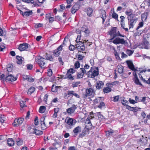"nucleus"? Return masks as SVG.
<instances>
[{
  "label": "nucleus",
  "mask_w": 150,
  "mask_h": 150,
  "mask_svg": "<svg viewBox=\"0 0 150 150\" xmlns=\"http://www.w3.org/2000/svg\"><path fill=\"white\" fill-rule=\"evenodd\" d=\"M7 143L9 146H13L14 144V142L12 138H9L7 141Z\"/></svg>",
  "instance_id": "25"
},
{
  "label": "nucleus",
  "mask_w": 150,
  "mask_h": 150,
  "mask_svg": "<svg viewBox=\"0 0 150 150\" xmlns=\"http://www.w3.org/2000/svg\"><path fill=\"white\" fill-rule=\"evenodd\" d=\"M147 16V13H144L142 15V20L144 21H146Z\"/></svg>",
  "instance_id": "29"
},
{
  "label": "nucleus",
  "mask_w": 150,
  "mask_h": 150,
  "mask_svg": "<svg viewBox=\"0 0 150 150\" xmlns=\"http://www.w3.org/2000/svg\"><path fill=\"white\" fill-rule=\"evenodd\" d=\"M84 38H82V36H81V34L77 36L76 41L77 43L84 42Z\"/></svg>",
  "instance_id": "21"
},
{
  "label": "nucleus",
  "mask_w": 150,
  "mask_h": 150,
  "mask_svg": "<svg viewBox=\"0 0 150 150\" xmlns=\"http://www.w3.org/2000/svg\"><path fill=\"white\" fill-rule=\"evenodd\" d=\"M35 129L36 128H32L31 127H29L28 128L29 130L31 133H35Z\"/></svg>",
  "instance_id": "46"
},
{
  "label": "nucleus",
  "mask_w": 150,
  "mask_h": 150,
  "mask_svg": "<svg viewBox=\"0 0 150 150\" xmlns=\"http://www.w3.org/2000/svg\"><path fill=\"white\" fill-rule=\"evenodd\" d=\"M80 69L81 71L80 72L78 73V77L79 78H82L84 74H86L87 71L86 70H85V69L83 68H81Z\"/></svg>",
  "instance_id": "19"
},
{
  "label": "nucleus",
  "mask_w": 150,
  "mask_h": 150,
  "mask_svg": "<svg viewBox=\"0 0 150 150\" xmlns=\"http://www.w3.org/2000/svg\"><path fill=\"white\" fill-rule=\"evenodd\" d=\"M47 75L49 76H51L52 74V72L51 69H49L47 70Z\"/></svg>",
  "instance_id": "52"
},
{
  "label": "nucleus",
  "mask_w": 150,
  "mask_h": 150,
  "mask_svg": "<svg viewBox=\"0 0 150 150\" xmlns=\"http://www.w3.org/2000/svg\"><path fill=\"white\" fill-rule=\"evenodd\" d=\"M35 90V88L33 87H30L29 90L28 92V93L29 94H31V93H33Z\"/></svg>",
  "instance_id": "37"
},
{
  "label": "nucleus",
  "mask_w": 150,
  "mask_h": 150,
  "mask_svg": "<svg viewBox=\"0 0 150 150\" xmlns=\"http://www.w3.org/2000/svg\"><path fill=\"white\" fill-rule=\"evenodd\" d=\"M80 83V82L79 81L74 82L72 83V87L73 88L76 87Z\"/></svg>",
  "instance_id": "47"
},
{
  "label": "nucleus",
  "mask_w": 150,
  "mask_h": 150,
  "mask_svg": "<svg viewBox=\"0 0 150 150\" xmlns=\"http://www.w3.org/2000/svg\"><path fill=\"white\" fill-rule=\"evenodd\" d=\"M101 97H98L96 98L94 100H93V103L95 104H97L98 103H100L101 102H102V100H101Z\"/></svg>",
  "instance_id": "30"
},
{
  "label": "nucleus",
  "mask_w": 150,
  "mask_h": 150,
  "mask_svg": "<svg viewBox=\"0 0 150 150\" xmlns=\"http://www.w3.org/2000/svg\"><path fill=\"white\" fill-rule=\"evenodd\" d=\"M81 31L83 33V35L82 36V38H86L88 36L90 31L88 27L86 25H83L81 28Z\"/></svg>",
  "instance_id": "6"
},
{
  "label": "nucleus",
  "mask_w": 150,
  "mask_h": 150,
  "mask_svg": "<svg viewBox=\"0 0 150 150\" xmlns=\"http://www.w3.org/2000/svg\"><path fill=\"white\" fill-rule=\"evenodd\" d=\"M26 78H25L28 81L30 82H33L34 81V79L31 77H28V76H26Z\"/></svg>",
  "instance_id": "45"
},
{
  "label": "nucleus",
  "mask_w": 150,
  "mask_h": 150,
  "mask_svg": "<svg viewBox=\"0 0 150 150\" xmlns=\"http://www.w3.org/2000/svg\"><path fill=\"white\" fill-rule=\"evenodd\" d=\"M111 90L110 88L106 87L103 88V91L104 93H108L111 91Z\"/></svg>",
  "instance_id": "32"
},
{
  "label": "nucleus",
  "mask_w": 150,
  "mask_h": 150,
  "mask_svg": "<svg viewBox=\"0 0 150 150\" xmlns=\"http://www.w3.org/2000/svg\"><path fill=\"white\" fill-rule=\"evenodd\" d=\"M76 108V107L74 105H72L71 107L66 110V111L68 114H71L73 113Z\"/></svg>",
  "instance_id": "15"
},
{
  "label": "nucleus",
  "mask_w": 150,
  "mask_h": 150,
  "mask_svg": "<svg viewBox=\"0 0 150 150\" xmlns=\"http://www.w3.org/2000/svg\"><path fill=\"white\" fill-rule=\"evenodd\" d=\"M104 85V83L101 81L97 82L96 84V87L97 89H100L102 88Z\"/></svg>",
  "instance_id": "23"
},
{
  "label": "nucleus",
  "mask_w": 150,
  "mask_h": 150,
  "mask_svg": "<svg viewBox=\"0 0 150 150\" xmlns=\"http://www.w3.org/2000/svg\"><path fill=\"white\" fill-rule=\"evenodd\" d=\"M79 8V6L78 4H75L71 8V12L72 14H74Z\"/></svg>",
  "instance_id": "22"
},
{
  "label": "nucleus",
  "mask_w": 150,
  "mask_h": 150,
  "mask_svg": "<svg viewBox=\"0 0 150 150\" xmlns=\"http://www.w3.org/2000/svg\"><path fill=\"white\" fill-rule=\"evenodd\" d=\"M7 69V71L8 72H11L12 70V66L10 65L9 66V65H8Z\"/></svg>",
  "instance_id": "56"
},
{
  "label": "nucleus",
  "mask_w": 150,
  "mask_h": 150,
  "mask_svg": "<svg viewBox=\"0 0 150 150\" xmlns=\"http://www.w3.org/2000/svg\"><path fill=\"white\" fill-rule=\"evenodd\" d=\"M81 127L80 126H78L76 127L73 130V132L74 134L75 137L77 136L78 134L81 132Z\"/></svg>",
  "instance_id": "17"
},
{
  "label": "nucleus",
  "mask_w": 150,
  "mask_h": 150,
  "mask_svg": "<svg viewBox=\"0 0 150 150\" xmlns=\"http://www.w3.org/2000/svg\"><path fill=\"white\" fill-rule=\"evenodd\" d=\"M53 53L54 56L56 57H58L60 54V52L59 51L56 49L53 51Z\"/></svg>",
  "instance_id": "36"
},
{
  "label": "nucleus",
  "mask_w": 150,
  "mask_h": 150,
  "mask_svg": "<svg viewBox=\"0 0 150 150\" xmlns=\"http://www.w3.org/2000/svg\"><path fill=\"white\" fill-rule=\"evenodd\" d=\"M46 107L44 106H41L39 108V112L41 113H43L46 110Z\"/></svg>",
  "instance_id": "27"
},
{
  "label": "nucleus",
  "mask_w": 150,
  "mask_h": 150,
  "mask_svg": "<svg viewBox=\"0 0 150 150\" xmlns=\"http://www.w3.org/2000/svg\"><path fill=\"white\" fill-rule=\"evenodd\" d=\"M93 12L92 9L90 8H88L87 9V13L89 16H90Z\"/></svg>",
  "instance_id": "33"
},
{
  "label": "nucleus",
  "mask_w": 150,
  "mask_h": 150,
  "mask_svg": "<svg viewBox=\"0 0 150 150\" xmlns=\"http://www.w3.org/2000/svg\"><path fill=\"white\" fill-rule=\"evenodd\" d=\"M132 12V10L131 9L128 10L125 12V14L128 16L127 18L128 21H129L132 18H134V14H133Z\"/></svg>",
  "instance_id": "12"
},
{
  "label": "nucleus",
  "mask_w": 150,
  "mask_h": 150,
  "mask_svg": "<svg viewBox=\"0 0 150 150\" xmlns=\"http://www.w3.org/2000/svg\"><path fill=\"white\" fill-rule=\"evenodd\" d=\"M110 36L113 37L111 39H113L114 38L117 36H120L124 37L125 35H123L120 34L119 31L116 30V27L112 28L110 32Z\"/></svg>",
  "instance_id": "2"
},
{
  "label": "nucleus",
  "mask_w": 150,
  "mask_h": 150,
  "mask_svg": "<svg viewBox=\"0 0 150 150\" xmlns=\"http://www.w3.org/2000/svg\"><path fill=\"white\" fill-rule=\"evenodd\" d=\"M149 42L146 40H144L142 44L143 48L145 49H148L149 46Z\"/></svg>",
  "instance_id": "28"
},
{
  "label": "nucleus",
  "mask_w": 150,
  "mask_h": 150,
  "mask_svg": "<svg viewBox=\"0 0 150 150\" xmlns=\"http://www.w3.org/2000/svg\"><path fill=\"white\" fill-rule=\"evenodd\" d=\"M66 76L67 78L70 80H73L74 79V76H73L71 75V74H66Z\"/></svg>",
  "instance_id": "40"
},
{
  "label": "nucleus",
  "mask_w": 150,
  "mask_h": 150,
  "mask_svg": "<svg viewBox=\"0 0 150 150\" xmlns=\"http://www.w3.org/2000/svg\"><path fill=\"white\" fill-rule=\"evenodd\" d=\"M6 120V117L4 116L1 115L0 117V121L1 123H3Z\"/></svg>",
  "instance_id": "55"
},
{
  "label": "nucleus",
  "mask_w": 150,
  "mask_h": 150,
  "mask_svg": "<svg viewBox=\"0 0 150 150\" xmlns=\"http://www.w3.org/2000/svg\"><path fill=\"white\" fill-rule=\"evenodd\" d=\"M23 2H26L27 3H31L32 4H34V3H37V1H35L34 0H22Z\"/></svg>",
  "instance_id": "35"
},
{
  "label": "nucleus",
  "mask_w": 150,
  "mask_h": 150,
  "mask_svg": "<svg viewBox=\"0 0 150 150\" xmlns=\"http://www.w3.org/2000/svg\"><path fill=\"white\" fill-rule=\"evenodd\" d=\"M84 57V56H82L80 54H77V57L78 58V59L79 60H82L83 59Z\"/></svg>",
  "instance_id": "61"
},
{
  "label": "nucleus",
  "mask_w": 150,
  "mask_h": 150,
  "mask_svg": "<svg viewBox=\"0 0 150 150\" xmlns=\"http://www.w3.org/2000/svg\"><path fill=\"white\" fill-rule=\"evenodd\" d=\"M43 132L42 131H40L37 129H35V134L37 135H41L42 134Z\"/></svg>",
  "instance_id": "39"
},
{
  "label": "nucleus",
  "mask_w": 150,
  "mask_h": 150,
  "mask_svg": "<svg viewBox=\"0 0 150 150\" xmlns=\"http://www.w3.org/2000/svg\"><path fill=\"white\" fill-rule=\"evenodd\" d=\"M94 93V90L92 88H88L86 90V94L84 95V97L86 98L88 96H93Z\"/></svg>",
  "instance_id": "8"
},
{
  "label": "nucleus",
  "mask_w": 150,
  "mask_h": 150,
  "mask_svg": "<svg viewBox=\"0 0 150 150\" xmlns=\"http://www.w3.org/2000/svg\"><path fill=\"white\" fill-rule=\"evenodd\" d=\"M100 103V104L98 106V108L101 109L105 107V104L103 102H101Z\"/></svg>",
  "instance_id": "49"
},
{
  "label": "nucleus",
  "mask_w": 150,
  "mask_h": 150,
  "mask_svg": "<svg viewBox=\"0 0 150 150\" xmlns=\"http://www.w3.org/2000/svg\"><path fill=\"white\" fill-rule=\"evenodd\" d=\"M75 48L79 52L83 51L85 49L84 46V42L77 43L75 45Z\"/></svg>",
  "instance_id": "9"
},
{
  "label": "nucleus",
  "mask_w": 150,
  "mask_h": 150,
  "mask_svg": "<svg viewBox=\"0 0 150 150\" xmlns=\"http://www.w3.org/2000/svg\"><path fill=\"white\" fill-rule=\"evenodd\" d=\"M16 78L14 77L11 74H10L8 75V76H6L5 79V80L6 81H12L16 80Z\"/></svg>",
  "instance_id": "20"
},
{
  "label": "nucleus",
  "mask_w": 150,
  "mask_h": 150,
  "mask_svg": "<svg viewBox=\"0 0 150 150\" xmlns=\"http://www.w3.org/2000/svg\"><path fill=\"white\" fill-rule=\"evenodd\" d=\"M120 18L121 19L120 21L121 22V25L122 27L126 31H127L128 30V29L127 28H125V24L124 23V21L125 17L122 16H121L120 17Z\"/></svg>",
  "instance_id": "18"
},
{
  "label": "nucleus",
  "mask_w": 150,
  "mask_h": 150,
  "mask_svg": "<svg viewBox=\"0 0 150 150\" xmlns=\"http://www.w3.org/2000/svg\"><path fill=\"white\" fill-rule=\"evenodd\" d=\"M100 16L103 20L102 23L103 24L106 18V13L105 11L103 9H100L99 11Z\"/></svg>",
  "instance_id": "13"
},
{
  "label": "nucleus",
  "mask_w": 150,
  "mask_h": 150,
  "mask_svg": "<svg viewBox=\"0 0 150 150\" xmlns=\"http://www.w3.org/2000/svg\"><path fill=\"white\" fill-rule=\"evenodd\" d=\"M33 13L32 11H25L22 14L24 16H28L31 15Z\"/></svg>",
  "instance_id": "26"
},
{
  "label": "nucleus",
  "mask_w": 150,
  "mask_h": 150,
  "mask_svg": "<svg viewBox=\"0 0 150 150\" xmlns=\"http://www.w3.org/2000/svg\"><path fill=\"white\" fill-rule=\"evenodd\" d=\"M121 103L123 105L127 106V104L128 103V102L126 100H123L121 101Z\"/></svg>",
  "instance_id": "54"
},
{
  "label": "nucleus",
  "mask_w": 150,
  "mask_h": 150,
  "mask_svg": "<svg viewBox=\"0 0 150 150\" xmlns=\"http://www.w3.org/2000/svg\"><path fill=\"white\" fill-rule=\"evenodd\" d=\"M119 96H117L114 97V99L113 101L114 102L118 101L119 99Z\"/></svg>",
  "instance_id": "60"
},
{
  "label": "nucleus",
  "mask_w": 150,
  "mask_h": 150,
  "mask_svg": "<svg viewBox=\"0 0 150 150\" xmlns=\"http://www.w3.org/2000/svg\"><path fill=\"white\" fill-rule=\"evenodd\" d=\"M74 96L77 98H79V95L76 93L75 91H68L67 93H64V97L65 99H68V97L70 96Z\"/></svg>",
  "instance_id": "3"
},
{
  "label": "nucleus",
  "mask_w": 150,
  "mask_h": 150,
  "mask_svg": "<svg viewBox=\"0 0 150 150\" xmlns=\"http://www.w3.org/2000/svg\"><path fill=\"white\" fill-rule=\"evenodd\" d=\"M16 58L17 59V63L18 64H21L22 63V57L18 56H16Z\"/></svg>",
  "instance_id": "31"
},
{
  "label": "nucleus",
  "mask_w": 150,
  "mask_h": 150,
  "mask_svg": "<svg viewBox=\"0 0 150 150\" xmlns=\"http://www.w3.org/2000/svg\"><path fill=\"white\" fill-rule=\"evenodd\" d=\"M46 61L47 59L42 57H41L38 59L37 61V62L41 68H44L46 67L45 64Z\"/></svg>",
  "instance_id": "7"
},
{
  "label": "nucleus",
  "mask_w": 150,
  "mask_h": 150,
  "mask_svg": "<svg viewBox=\"0 0 150 150\" xmlns=\"http://www.w3.org/2000/svg\"><path fill=\"white\" fill-rule=\"evenodd\" d=\"M27 69H28L31 70L33 67V66L31 64H28L26 65Z\"/></svg>",
  "instance_id": "62"
},
{
  "label": "nucleus",
  "mask_w": 150,
  "mask_h": 150,
  "mask_svg": "<svg viewBox=\"0 0 150 150\" xmlns=\"http://www.w3.org/2000/svg\"><path fill=\"white\" fill-rule=\"evenodd\" d=\"M65 38H65L64 39V41L63 42V44H62V45H61L60 46H59L58 47V48L57 49H56L58 51H59L60 52V51H62V47L63 46V45L64 43V41H65Z\"/></svg>",
  "instance_id": "43"
},
{
  "label": "nucleus",
  "mask_w": 150,
  "mask_h": 150,
  "mask_svg": "<svg viewBox=\"0 0 150 150\" xmlns=\"http://www.w3.org/2000/svg\"><path fill=\"white\" fill-rule=\"evenodd\" d=\"M25 102L21 100L20 102V106L22 108H23L25 106Z\"/></svg>",
  "instance_id": "51"
},
{
  "label": "nucleus",
  "mask_w": 150,
  "mask_h": 150,
  "mask_svg": "<svg viewBox=\"0 0 150 150\" xmlns=\"http://www.w3.org/2000/svg\"><path fill=\"white\" fill-rule=\"evenodd\" d=\"M143 81L145 83L150 84V77L146 81L145 79H143Z\"/></svg>",
  "instance_id": "63"
},
{
  "label": "nucleus",
  "mask_w": 150,
  "mask_h": 150,
  "mask_svg": "<svg viewBox=\"0 0 150 150\" xmlns=\"http://www.w3.org/2000/svg\"><path fill=\"white\" fill-rule=\"evenodd\" d=\"M113 43L117 45L121 44L122 45H125L127 44V42L126 40L123 38H116L113 41Z\"/></svg>",
  "instance_id": "5"
},
{
  "label": "nucleus",
  "mask_w": 150,
  "mask_h": 150,
  "mask_svg": "<svg viewBox=\"0 0 150 150\" xmlns=\"http://www.w3.org/2000/svg\"><path fill=\"white\" fill-rule=\"evenodd\" d=\"M126 53L128 55H131L133 53V51L129 50H127L126 51Z\"/></svg>",
  "instance_id": "50"
},
{
  "label": "nucleus",
  "mask_w": 150,
  "mask_h": 150,
  "mask_svg": "<svg viewBox=\"0 0 150 150\" xmlns=\"http://www.w3.org/2000/svg\"><path fill=\"white\" fill-rule=\"evenodd\" d=\"M45 117V116H44L43 117H42L41 118L40 121V123L41 124V125L42 124H44L45 123L44 120Z\"/></svg>",
  "instance_id": "53"
},
{
  "label": "nucleus",
  "mask_w": 150,
  "mask_h": 150,
  "mask_svg": "<svg viewBox=\"0 0 150 150\" xmlns=\"http://www.w3.org/2000/svg\"><path fill=\"white\" fill-rule=\"evenodd\" d=\"M126 62L127 63L129 68L132 70L134 71L133 72L134 77H135L136 76L137 77V73H138L137 72L138 71V68H137L136 69H135L134 68V66L132 61H126Z\"/></svg>",
  "instance_id": "4"
},
{
  "label": "nucleus",
  "mask_w": 150,
  "mask_h": 150,
  "mask_svg": "<svg viewBox=\"0 0 150 150\" xmlns=\"http://www.w3.org/2000/svg\"><path fill=\"white\" fill-rule=\"evenodd\" d=\"M75 68H78L80 67V63L78 61L76 62L74 64Z\"/></svg>",
  "instance_id": "58"
},
{
  "label": "nucleus",
  "mask_w": 150,
  "mask_h": 150,
  "mask_svg": "<svg viewBox=\"0 0 150 150\" xmlns=\"http://www.w3.org/2000/svg\"><path fill=\"white\" fill-rule=\"evenodd\" d=\"M118 14L115 12H113L112 14V18L117 20V21H119L118 20Z\"/></svg>",
  "instance_id": "44"
},
{
  "label": "nucleus",
  "mask_w": 150,
  "mask_h": 150,
  "mask_svg": "<svg viewBox=\"0 0 150 150\" xmlns=\"http://www.w3.org/2000/svg\"><path fill=\"white\" fill-rule=\"evenodd\" d=\"M91 122L90 120V119L88 118H87L86 120V124L89 125L88 126L89 127H91L92 126Z\"/></svg>",
  "instance_id": "42"
},
{
  "label": "nucleus",
  "mask_w": 150,
  "mask_h": 150,
  "mask_svg": "<svg viewBox=\"0 0 150 150\" xmlns=\"http://www.w3.org/2000/svg\"><path fill=\"white\" fill-rule=\"evenodd\" d=\"M119 82L117 81H114L112 83H108L107 84V86H110V87H112L111 85L113 86L114 85H115L117 84H118Z\"/></svg>",
  "instance_id": "34"
},
{
  "label": "nucleus",
  "mask_w": 150,
  "mask_h": 150,
  "mask_svg": "<svg viewBox=\"0 0 150 150\" xmlns=\"http://www.w3.org/2000/svg\"><path fill=\"white\" fill-rule=\"evenodd\" d=\"M97 115H98V118L100 120H102L104 118V116L100 113V112H97Z\"/></svg>",
  "instance_id": "38"
},
{
  "label": "nucleus",
  "mask_w": 150,
  "mask_h": 150,
  "mask_svg": "<svg viewBox=\"0 0 150 150\" xmlns=\"http://www.w3.org/2000/svg\"><path fill=\"white\" fill-rule=\"evenodd\" d=\"M137 21V18H134L128 21V24L129 25V29L133 28Z\"/></svg>",
  "instance_id": "10"
},
{
  "label": "nucleus",
  "mask_w": 150,
  "mask_h": 150,
  "mask_svg": "<svg viewBox=\"0 0 150 150\" xmlns=\"http://www.w3.org/2000/svg\"><path fill=\"white\" fill-rule=\"evenodd\" d=\"M86 74L88 77L90 78H93L99 74V71L98 67H91L90 70Z\"/></svg>",
  "instance_id": "1"
},
{
  "label": "nucleus",
  "mask_w": 150,
  "mask_h": 150,
  "mask_svg": "<svg viewBox=\"0 0 150 150\" xmlns=\"http://www.w3.org/2000/svg\"><path fill=\"white\" fill-rule=\"evenodd\" d=\"M133 79L134 82L136 84L139 86H143L142 84L139 81L137 77L136 76L135 77H134Z\"/></svg>",
  "instance_id": "24"
},
{
  "label": "nucleus",
  "mask_w": 150,
  "mask_h": 150,
  "mask_svg": "<svg viewBox=\"0 0 150 150\" xmlns=\"http://www.w3.org/2000/svg\"><path fill=\"white\" fill-rule=\"evenodd\" d=\"M65 122L68 125L70 126H74L76 122V121L75 119L70 118L67 119H66Z\"/></svg>",
  "instance_id": "11"
},
{
  "label": "nucleus",
  "mask_w": 150,
  "mask_h": 150,
  "mask_svg": "<svg viewBox=\"0 0 150 150\" xmlns=\"http://www.w3.org/2000/svg\"><path fill=\"white\" fill-rule=\"evenodd\" d=\"M28 48V44L27 43H23L20 44L18 49L20 51H24Z\"/></svg>",
  "instance_id": "16"
},
{
  "label": "nucleus",
  "mask_w": 150,
  "mask_h": 150,
  "mask_svg": "<svg viewBox=\"0 0 150 150\" xmlns=\"http://www.w3.org/2000/svg\"><path fill=\"white\" fill-rule=\"evenodd\" d=\"M84 44H85V45L89 46L92 44L91 42L87 41L88 40H86V39H84Z\"/></svg>",
  "instance_id": "57"
},
{
  "label": "nucleus",
  "mask_w": 150,
  "mask_h": 150,
  "mask_svg": "<svg viewBox=\"0 0 150 150\" xmlns=\"http://www.w3.org/2000/svg\"><path fill=\"white\" fill-rule=\"evenodd\" d=\"M68 150H76V148L74 146H69L68 147Z\"/></svg>",
  "instance_id": "64"
},
{
  "label": "nucleus",
  "mask_w": 150,
  "mask_h": 150,
  "mask_svg": "<svg viewBox=\"0 0 150 150\" xmlns=\"http://www.w3.org/2000/svg\"><path fill=\"white\" fill-rule=\"evenodd\" d=\"M114 54L117 59H120V57L119 56V54L115 50H114Z\"/></svg>",
  "instance_id": "59"
},
{
  "label": "nucleus",
  "mask_w": 150,
  "mask_h": 150,
  "mask_svg": "<svg viewBox=\"0 0 150 150\" xmlns=\"http://www.w3.org/2000/svg\"><path fill=\"white\" fill-rule=\"evenodd\" d=\"M118 72L120 73H122L123 72V67L121 66H119L117 67Z\"/></svg>",
  "instance_id": "41"
},
{
  "label": "nucleus",
  "mask_w": 150,
  "mask_h": 150,
  "mask_svg": "<svg viewBox=\"0 0 150 150\" xmlns=\"http://www.w3.org/2000/svg\"><path fill=\"white\" fill-rule=\"evenodd\" d=\"M58 88L57 86H52V88H51V91L53 92H57V91Z\"/></svg>",
  "instance_id": "48"
},
{
  "label": "nucleus",
  "mask_w": 150,
  "mask_h": 150,
  "mask_svg": "<svg viewBox=\"0 0 150 150\" xmlns=\"http://www.w3.org/2000/svg\"><path fill=\"white\" fill-rule=\"evenodd\" d=\"M23 120L24 119L21 118L18 119H16L14 120L13 125L15 126H18L23 122Z\"/></svg>",
  "instance_id": "14"
}]
</instances>
